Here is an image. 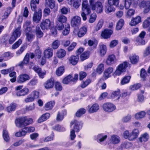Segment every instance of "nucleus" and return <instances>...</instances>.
<instances>
[{
  "label": "nucleus",
  "mask_w": 150,
  "mask_h": 150,
  "mask_svg": "<svg viewBox=\"0 0 150 150\" xmlns=\"http://www.w3.org/2000/svg\"><path fill=\"white\" fill-rule=\"evenodd\" d=\"M33 120L31 118H29L26 116L19 117L16 118L15 120V123L16 126L19 127H24L27 133L34 132L35 128L33 127H26L31 124L33 122Z\"/></svg>",
  "instance_id": "f257e3e1"
},
{
  "label": "nucleus",
  "mask_w": 150,
  "mask_h": 150,
  "mask_svg": "<svg viewBox=\"0 0 150 150\" xmlns=\"http://www.w3.org/2000/svg\"><path fill=\"white\" fill-rule=\"evenodd\" d=\"M31 22L27 21L23 26V27L25 28L24 31L26 36V39L29 42H32L35 37L34 35L31 34L34 32V30L33 29V28H34V26L33 25L31 26Z\"/></svg>",
  "instance_id": "f03ea898"
},
{
  "label": "nucleus",
  "mask_w": 150,
  "mask_h": 150,
  "mask_svg": "<svg viewBox=\"0 0 150 150\" xmlns=\"http://www.w3.org/2000/svg\"><path fill=\"white\" fill-rule=\"evenodd\" d=\"M84 48L83 47H80L76 51V55H72L68 58L69 62L73 65H75L78 63L79 59V55L84 51Z\"/></svg>",
  "instance_id": "7ed1b4c3"
},
{
  "label": "nucleus",
  "mask_w": 150,
  "mask_h": 150,
  "mask_svg": "<svg viewBox=\"0 0 150 150\" xmlns=\"http://www.w3.org/2000/svg\"><path fill=\"white\" fill-rule=\"evenodd\" d=\"M119 0H108V4L105 6V10L107 13H109L115 10L113 6L115 7L118 6Z\"/></svg>",
  "instance_id": "20e7f679"
},
{
  "label": "nucleus",
  "mask_w": 150,
  "mask_h": 150,
  "mask_svg": "<svg viewBox=\"0 0 150 150\" xmlns=\"http://www.w3.org/2000/svg\"><path fill=\"white\" fill-rule=\"evenodd\" d=\"M67 18L63 15H60L57 16L56 21V28L59 30H62L64 27V23H66Z\"/></svg>",
  "instance_id": "39448f33"
},
{
  "label": "nucleus",
  "mask_w": 150,
  "mask_h": 150,
  "mask_svg": "<svg viewBox=\"0 0 150 150\" xmlns=\"http://www.w3.org/2000/svg\"><path fill=\"white\" fill-rule=\"evenodd\" d=\"M89 4L93 10H96L97 12L101 13L103 10L102 3L100 1L95 3V0H89Z\"/></svg>",
  "instance_id": "423d86ee"
},
{
  "label": "nucleus",
  "mask_w": 150,
  "mask_h": 150,
  "mask_svg": "<svg viewBox=\"0 0 150 150\" xmlns=\"http://www.w3.org/2000/svg\"><path fill=\"white\" fill-rule=\"evenodd\" d=\"M78 76L77 74H74L73 77L71 74H69L64 77L62 81V83L64 84H68L70 82H72L73 83H76L78 81Z\"/></svg>",
  "instance_id": "0eeeda50"
},
{
  "label": "nucleus",
  "mask_w": 150,
  "mask_h": 150,
  "mask_svg": "<svg viewBox=\"0 0 150 150\" xmlns=\"http://www.w3.org/2000/svg\"><path fill=\"white\" fill-rule=\"evenodd\" d=\"M53 23L51 22L49 19L43 20L40 24V26L43 30L51 29L53 27Z\"/></svg>",
  "instance_id": "6e6552de"
},
{
  "label": "nucleus",
  "mask_w": 150,
  "mask_h": 150,
  "mask_svg": "<svg viewBox=\"0 0 150 150\" xmlns=\"http://www.w3.org/2000/svg\"><path fill=\"white\" fill-rule=\"evenodd\" d=\"M128 67V63L125 61L120 64L117 67L115 71L116 75L120 76L122 73L125 71L126 69Z\"/></svg>",
  "instance_id": "1a4fd4ad"
},
{
  "label": "nucleus",
  "mask_w": 150,
  "mask_h": 150,
  "mask_svg": "<svg viewBox=\"0 0 150 150\" xmlns=\"http://www.w3.org/2000/svg\"><path fill=\"white\" fill-rule=\"evenodd\" d=\"M139 6L141 8H143L144 13H149L150 11V1L143 0L139 3Z\"/></svg>",
  "instance_id": "9d476101"
},
{
  "label": "nucleus",
  "mask_w": 150,
  "mask_h": 150,
  "mask_svg": "<svg viewBox=\"0 0 150 150\" xmlns=\"http://www.w3.org/2000/svg\"><path fill=\"white\" fill-rule=\"evenodd\" d=\"M103 108L104 111L108 112H111L114 111L116 108V106L113 104L107 102L103 105Z\"/></svg>",
  "instance_id": "9b49d317"
},
{
  "label": "nucleus",
  "mask_w": 150,
  "mask_h": 150,
  "mask_svg": "<svg viewBox=\"0 0 150 150\" xmlns=\"http://www.w3.org/2000/svg\"><path fill=\"white\" fill-rule=\"evenodd\" d=\"M30 79V77L28 75L26 74H22L18 76L16 81L18 83L22 84L25 83Z\"/></svg>",
  "instance_id": "f8f14e48"
},
{
  "label": "nucleus",
  "mask_w": 150,
  "mask_h": 150,
  "mask_svg": "<svg viewBox=\"0 0 150 150\" xmlns=\"http://www.w3.org/2000/svg\"><path fill=\"white\" fill-rule=\"evenodd\" d=\"M21 32L18 29H16L13 31L9 40V43L10 44H12L20 36Z\"/></svg>",
  "instance_id": "ddd939ff"
},
{
  "label": "nucleus",
  "mask_w": 150,
  "mask_h": 150,
  "mask_svg": "<svg viewBox=\"0 0 150 150\" xmlns=\"http://www.w3.org/2000/svg\"><path fill=\"white\" fill-rule=\"evenodd\" d=\"M74 129L76 132H78L79 131L80 128H81L83 123L81 122H79L76 120H74L73 121H71L70 124V127H71L73 125Z\"/></svg>",
  "instance_id": "4468645a"
},
{
  "label": "nucleus",
  "mask_w": 150,
  "mask_h": 150,
  "mask_svg": "<svg viewBox=\"0 0 150 150\" xmlns=\"http://www.w3.org/2000/svg\"><path fill=\"white\" fill-rule=\"evenodd\" d=\"M113 33V31L112 30L106 28L102 31L101 37L102 38L104 39H109L110 38Z\"/></svg>",
  "instance_id": "2eb2a0df"
},
{
  "label": "nucleus",
  "mask_w": 150,
  "mask_h": 150,
  "mask_svg": "<svg viewBox=\"0 0 150 150\" xmlns=\"http://www.w3.org/2000/svg\"><path fill=\"white\" fill-rule=\"evenodd\" d=\"M81 18L79 16H76L73 17L71 21V26L74 28H78L81 24Z\"/></svg>",
  "instance_id": "dca6fc26"
},
{
  "label": "nucleus",
  "mask_w": 150,
  "mask_h": 150,
  "mask_svg": "<svg viewBox=\"0 0 150 150\" xmlns=\"http://www.w3.org/2000/svg\"><path fill=\"white\" fill-rule=\"evenodd\" d=\"M42 16V10L39 8L38 11H35L33 17V21L36 23H38L41 20Z\"/></svg>",
  "instance_id": "f3484780"
},
{
  "label": "nucleus",
  "mask_w": 150,
  "mask_h": 150,
  "mask_svg": "<svg viewBox=\"0 0 150 150\" xmlns=\"http://www.w3.org/2000/svg\"><path fill=\"white\" fill-rule=\"evenodd\" d=\"M67 111L65 109L62 110L61 112L58 111L56 117L57 121L58 122H62L64 119V117L67 115Z\"/></svg>",
  "instance_id": "a211bd4d"
},
{
  "label": "nucleus",
  "mask_w": 150,
  "mask_h": 150,
  "mask_svg": "<svg viewBox=\"0 0 150 150\" xmlns=\"http://www.w3.org/2000/svg\"><path fill=\"white\" fill-rule=\"evenodd\" d=\"M54 80L53 78H51L48 79L43 84L45 88L47 89H49L53 88L54 84Z\"/></svg>",
  "instance_id": "6ab92c4d"
},
{
  "label": "nucleus",
  "mask_w": 150,
  "mask_h": 150,
  "mask_svg": "<svg viewBox=\"0 0 150 150\" xmlns=\"http://www.w3.org/2000/svg\"><path fill=\"white\" fill-rule=\"evenodd\" d=\"M87 1V0H83L82 4V12H86L88 15L90 13L91 10Z\"/></svg>",
  "instance_id": "aec40b11"
},
{
  "label": "nucleus",
  "mask_w": 150,
  "mask_h": 150,
  "mask_svg": "<svg viewBox=\"0 0 150 150\" xmlns=\"http://www.w3.org/2000/svg\"><path fill=\"white\" fill-rule=\"evenodd\" d=\"M88 27L86 25H83L77 31V35L79 38L84 36L87 33Z\"/></svg>",
  "instance_id": "412c9836"
},
{
  "label": "nucleus",
  "mask_w": 150,
  "mask_h": 150,
  "mask_svg": "<svg viewBox=\"0 0 150 150\" xmlns=\"http://www.w3.org/2000/svg\"><path fill=\"white\" fill-rule=\"evenodd\" d=\"M116 59L115 56L113 54L108 55L106 59V63L107 65L111 66L114 64L116 62Z\"/></svg>",
  "instance_id": "4be33fe9"
},
{
  "label": "nucleus",
  "mask_w": 150,
  "mask_h": 150,
  "mask_svg": "<svg viewBox=\"0 0 150 150\" xmlns=\"http://www.w3.org/2000/svg\"><path fill=\"white\" fill-rule=\"evenodd\" d=\"M30 54L27 53L25 56L22 61L18 65L22 69H23L24 66L27 65L29 62Z\"/></svg>",
  "instance_id": "5701e85b"
},
{
  "label": "nucleus",
  "mask_w": 150,
  "mask_h": 150,
  "mask_svg": "<svg viewBox=\"0 0 150 150\" xmlns=\"http://www.w3.org/2000/svg\"><path fill=\"white\" fill-rule=\"evenodd\" d=\"M91 52L89 51H83L80 54L79 58L81 61L83 62L88 59L90 57Z\"/></svg>",
  "instance_id": "b1692460"
},
{
  "label": "nucleus",
  "mask_w": 150,
  "mask_h": 150,
  "mask_svg": "<svg viewBox=\"0 0 150 150\" xmlns=\"http://www.w3.org/2000/svg\"><path fill=\"white\" fill-rule=\"evenodd\" d=\"M142 27L144 28L147 29V31L149 32V35L150 36V17H147L143 22Z\"/></svg>",
  "instance_id": "393cba45"
},
{
  "label": "nucleus",
  "mask_w": 150,
  "mask_h": 150,
  "mask_svg": "<svg viewBox=\"0 0 150 150\" xmlns=\"http://www.w3.org/2000/svg\"><path fill=\"white\" fill-rule=\"evenodd\" d=\"M129 59L131 64L135 65L138 63L139 58L138 55L134 54L129 56Z\"/></svg>",
  "instance_id": "a878e982"
},
{
  "label": "nucleus",
  "mask_w": 150,
  "mask_h": 150,
  "mask_svg": "<svg viewBox=\"0 0 150 150\" xmlns=\"http://www.w3.org/2000/svg\"><path fill=\"white\" fill-rule=\"evenodd\" d=\"M141 16H137L135 18H132L130 23V25L132 26H136L141 21Z\"/></svg>",
  "instance_id": "bb28decb"
},
{
  "label": "nucleus",
  "mask_w": 150,
  "mask_h": 150,
  "mask_svg": "<svg viewBox=\"0 0 150 150\" xmlns=\"http://www.w3.org/2000/svg\"><path fill=\"white\" fill-rule=\"evenodd\" d=\"M88 107L89 108L88 111L91 113L96 112L99 109V106L98 104L97 103L93 104L91 106L88 105Z\"/></svg>",
  "instance_id": "cd10ccee"
},
{
  "label": "nucleus",
  "mask_w": 150,
  "mask_h": 150,
  "mask_svg": "<svg viewBox=\"0 0 150 150\" xmlns=\"http://www.w3.org/2000/svg\"><path fill=\"white\" fill-rule=\"evenodd\" d=\"M55 104L54 101H50L47 102L45 105L44 108L46 111H49L52 110Z\"/></svg>",
  "instance_id": "c85d7f7f"
},
{
  "label": "nucleus",
  "mask_w": 150,
  "mask_h": 150,
  "mask_svg": "<svg viewBox=\"0 0 150 150\" xmlns=\"http://www.w3.org/2000/svg\"><path fill=\"white\" fill-rule=\"evenodd\" d=\"M50 114L48 112H46L43 114L38 119V122L41 123L48 119L50 117Z\"/></svg>",
  "instance_id": "c756f323"
},
{
  "label": "nucleus",
  "mask_w": 150,
  "mask_h": 150,
  "mask_svg": "<svg viewBox=\"0 0 150 150\" xmlns=\"http://www.w3.org/2000/svg\"><path fill=\"white\" fill-rule=\"evenodd\" d=\"M113 70V68L112 67H109L106 69L103 74V77L105 79H106L110 76V74H111Z\"/></svg>",
  "instance_id": "7c9ffc66"
},
{
  "label": "nucleus",
  "mask_w": 150,
  "mask_h": 150,
  "mask_svg": "<svg viewBox=\"0 0 150 150\" xmlns=\"http://www.w3.org/2000/svg\"><path fill=\"white\" fill-rule=\"evenodd\" d=\"M53 52L52 48L50 47L46 49L44 52V56L45 58H50L53 56Z\"/></svg>",
  "instance_id": "2f4dec72"
},
{
  "label": "nucleus",
  "mask_w": 150,
  "mask_h": 150,
  "mask_svg": "<svg viewBox=\"0 0 150 150\" xmlns=\"http://www.w3.org/2000/svg\"><path fill=\"white\" fill-rule=\"evenodd\" d=\"M28 89L26 87H24L21 90L17 91L16 95L17 96H23L27 95L29 92Z\"/></svg>",
  "instance_id": "473e14b6"
},
{
  "label": "nucleus",
  "mask_w": 150,
  "mask_h": 150,
  "mask_svg": "<svg viewBox=\"0 0 150 150\" xmlns=\"http://www.w3.org/2000/svg\"><path fill=\"white\" fill-rule=\"evenodd\" d=\"M35 32L37 39L41 38L43 37L44 35L40 27L38 25L36 26Z\"/></svg>",
  "instance_id": "72a5a7b5"
},
{
  "label": "nucleus",
  "mask_w": 150,
  "mask_h": 150,
  "mask_svg": "<svg viewBox=\"0 0 150 150\" xmlns=\"http://www.w3.org/2000/svg\"><path fill=\"white\" fill-rule=\"evenodd\" d=\"M86 110L84 108H82L79 109L76 112L74 117L79 118L81 117L86 112Z\"/></svg>",
  "instance_id": "f704fd0d"
},
{
  "label": "nucleus",
  "mask_w": 150,
  "mask_h": 150,
  "mask_svg": "<svg viewBox=\"0 0 150 150\" xmlns=\"http://www.w3.org/2000/svg\"><path fill=\"white\" fill-rule=\"evenodd\" d=\"M120 90L117 89L116 91H113L111 94V97L112 99L117 98V99L118 100L121 97Z\"/></svg>",
  "instance_id": "c9c22d12"
},
{
  "label": "nucleus",
  "mask_w": 150,
  "mask_h": 150,
  "mask_svg": "<svg viewBox=\"0 0 150 150\" xmlns=\"http://www.w3.org/2000/svg\"><path fill=\"white\" fill-rule=\"evenodd\" d=\"M139 134V131L137 129H134L131 133L130 139L131 141H133L136 139Z\"/></svg>",
  "instance_id": "e433bc0d"
},
{
  "label": "nucleus",
  "mask_w": 150,
  "mask_h": 150,
  "mask_svg": "<svg viewBox=\"0 0 150 150\" xmlns=\"http://www.w3.org/2000/svg\"><path fill=\"white\" fill-rule=\"evenodd\" d=\"M17 106V105L15 103H13L7 107L6 109L8 112L11 113L15 110Z\"/></svg>",
  "instance_id": "4c0bfd02"
},
{
  "label": "nucleus",
  "mask_w": 150,
  "mask_h": 150,
  "mask_svg": "<svg viewBox=\"0 0 150 150\" xmlns=\"http://www.w3.org/2000/svg\"><path fill=\"white\" fill-rule=\"evenodd\" d=\"M2 137L4 140L6 142H8L10 140V137L8 131L6 129L3 130Z\"/></svg>",
  "instance_id": "58836bf2"
},
{
  "label": "nucleus",
  "mask_w": 150,
  "mask_h": 150,
  "mask_svg": "<svg viewBox=\"0 0 150 150\" xmlns=\"http://www.w3.org/2000/svg\"><path fill=\"white\" fill-rule=\"evenodd\" d=\"M13 69H11V71L9 72V77L11 78L10 80V81L12 83L15 82L17 80L16 78V73L15 71H12Z\"/></svg>",
  "instance_id": "ea45409f"
},
{
  "label": "nucleus",
  "mask_w": 150,
  "mask_h": 150,
  "mask_svg": "<svg viewBox=\"0 0 150 150\" xmlns=\"http://www.w3.org/2000/svg\"><path fill=\"white\" fill-rule=\"evenodd\" d=\"M131 76H125L121 79L120 84L121 85H124L128 83L130 81Z\"/></svg>",
  "instance_id": "a19ab883"
},
{
  "label": "nucleus",
  "mask_w": 150,
  "mask_h": 150,
  "mask_svg": "<svg viewBox=\"0 0 150 150\" xmlns=\"http://www.w3.org/2000/svg\"><path fill=\"white\" fill-rule=\"evenodd\" d=\"M92 82L91 79L88 78L85 81H83L80 85V87L82 88H84L88 86Z\"/></svg>",
  "instance_id": "79ce46f5"
},
{
  "label": "nucleus",
  "mask_w": 150,
  "mask_h": 150,
  "mask_svg": "<svg viewBox=\"0 0 150 150\" xmlns=\"http://www.w3.org/2000/svg\"><path fill=\"white\" fill-rule=\"evenodd\" d=\"M41 51L38 49H36L35 51V55L33 53H31L30 54V58L31 59H33L35 55L37 58L39 59L41 57Z\"/></svg>",
  "instance_id": "37998d69"
},
{
  "label": "nucleus",
  "mask_w": 150,
  "mask_h": 150,
  "mask_svg": "<svg viewBox=\"0 0 150 150\" xmlns=\"http://www.w3.org/2000/svg\"><path fill=\"white\" fill-rule=\"evenodd\" d=\"M66 54V52L64 49H61L58 50L57 52V57L59 58L64 57Z\"/></svg>",
  "instance_id": "c03bdc74"
},
{
  "label": "nucleus",
  "mask_w": 150,
  "mask_h": 150,
  "mask_svg": "<svg viewBox=\"0 0 150 150\" xmlns=\"http://www.w3.org/2000/svg\"><path fill=\"white\" fill-rule=\"evenodd\" d=\"M64 71V67L63 66H61L57 69L56 71V74L57 76H59L63 74Z\"/></svg>",
  "instance_id": "a18cd8bd"
},
{
  "label": "nucleus",
  "mask_w": 150,
  "mask_h": 150,
  "mask_svg": "<svg viewBox=\"0 0 150 150\" xmlns=\"http://www.w3.org/2000/svg\"><path fill=\"white\" fill-rule=\"evenodd\" d=\"M78 80L80 81H83L87 76V74L84 71H81L79 72V74H77Z\"/></svg>",
  "instance_id": "49530a36"
},
{
  "label": "nucleus",
  "mask_w": 150,
  "mask_h": 150,
  "mask_svg": "<svg viewBox=\"0 0 150 150\" xmlns=\"http://www.w3.org/2000/svg\"><path fill=\"white\" fill-rule=\"evenodd\" d=\"M54 130L59 132L65 131L66 129L65 128L62 127L59 124H57L53 127Z\"/></svg>",
  "instance_id": "de8ad7c7"
},
{
  "label": "nucleus",
  "mask_w": 150,
  "mask_h": 150,
  "mask_svg": "<svg viewBox=\"0 0 150 150\" xmlns=\"http://www.w3.org/2000/svg\"><path fill=\"white\" fill-rule=\"evenodd\" d=\"M107 135H103V134H99L97 136V141L98 142H103L107 139Z\"/></svg>",
  "instance_id": "09e8293b"
},
{
  "label": "nucleus",
  "mask_w": 150,
  "mask_h": 150,
  "mask_svg": "<svg viewBox=\"0 0 150 150\" xmlns=\"http://www.w3.org/2000/svg\"><path fill=\"white\" fill-rule=\"evenodd\" d=\"M24 128L21 130L16 133L15 136L17 137H24L26 134L27 132L24 129Z\"/></svg>",
  "instance_id": "8fccbe9b"
},
{
  "label": "nucleus",
  "mask_w": 150,
  "mask_h": 150,
  "mask_svg": "<svg viewBox=\"0 0 150 150\" xmlns=\"http://www.w3.org/2000/svg\"><path fill=\"white\" fill-rule=\"evenodd\" d=\"M124 24V21L123 19H120L117 23L116 29L117 30H119L121 29Z\"/></svg>",
  "instance_id": "3c124183"
},
{
  "label": "nucleus",
  "mask_w": 150,
  "mask_h": 150,
  "mask_svg": "<svg viewBox=\"0 0 150 150\" xmlns=\"http://www.w3.org/2000/svg\"><path fill=\"white\" fill-rule=\"evenodd\" d=\"M100 54L101 56H104L106 52V47L105 45H102L99 46Z\"/></svg>",
  "instance_id": "603ef678"
},
{
  "label": "nucleus",
  "mask_w": 150,
  "mask_h": 150,
  "mask_svg": "<svg viewBox=\"0 0 150 150\" xmlns=\"http://www.w3.org/2000/svg\"><path fill=\"white\" fill-rule=\"evenodd\" d=\"M54 88L57 91H60L62 90L63 87L61 83L59 81L54 82Z\"/></svg>",
  "instance_id": "864d4df0"
},
{
  "label": "nucleus",
  "mask_w": 150,
  "mask_h": 150,
  "mask_svg": "<svg viewBox=\"0 0 150 150\" xmlns=\"http://www.w3.org/2000/svg\"><path fill=\"white\" fill-rule=\"evenodd\" d=\"M148 134L145 133L141 135L139 140L141 142H145L148 140Z\"/></svg>",
  "instance_id": "5fc2aeb1"
},
{
  "label": "nucleus",
  "mask_w": 150,
  "mask_h": 150,
  "mask_svg": "<svg viewBox=\"0 0 150 150\" xmlns=\"http://www.w3.org/2000/svg\"><path fill=\"white\" fill-rule=\"evenodd\" d=\"M70 30V26L69 24L65 25L64 29L62 31V34L64 35H68Z\"/></svg>",
  "instance_id": "6e6d98bb"
},
{
  "label": "nucleus",
  "mask_w": 150,
  "mask_h": 150,
  "mask_svg": "<svg viewBox=\"0 0 150 150\" xmlns=\"http://www.w3.org/2000/svg\"><path fill=\"white\" fill-rule=\"evenodd\" d=\"M146 112L144 111H142L139 113L136 114L135 115V117L137 119H140L145 117Z\"/></svg>",
  "instance_id": "4d7b16f0"
},
{
  "label": "nucleus",
  "mask_w": 150,
  "mask_h": 150,
  "mask_svg": "<svg viewBox=\"0 0 150 150\" xmlns=\"http://www.w3.org/2000/svg\"><path fill=\"white\" fill-rule=\"evenodd\" d=\"M104 69V65L103 64H100L96 68V71L97 73L100 74L103 71Z\"/></svg>",
  "instance_id": "13d9d810"
},
{
  "label": "nucleus",
  "mask_w": 150,
  "mask_h": 150,
  "mask_svg": "<svg viewBox=\"0 0 150 150\" xmlns=\"http://www.w3.org/2000/svg\"><path fill=\"white\" fill-rule=\"evenodd\" d=\"M60 45V42L58 40H55L52 43L51 47L54 50L57 49Z\"/></svg>",
  "instance_id": "bf43d9fd"
},
{
  "label": "nucleus",
  "mask_w": 150,
  "mask_h": 150,
  "mask_svg": "<svg viewBox=\"0 0 150 150\" xmlns=\"http://www.w3.org/2000/svg\"><path fill=\"white\" fill-rule=\"evenodd\" d=\"M120 141V139L117 138V136L115 135H113L111 137V142L113 144L118 143Z\"/></svg>",
  "instance_id": "052dcab7"
},
{
  "label": "nucleus",
  "mask_w": 150,
  "mask_h": 150,
  "mask_svg": "<svg viewBox=\"0 0 150 150\" xmlns=\"http://www.w3.org/2000/svg\"><path fill=\"white\" fill-rule=\"evenodd\" d=\"M147 75V74L145 69L144 68L141 69L140 71V76L141 78L145 80Z\"/></svg>",
  "instance_id": "680f3d73"
},
{
  "label": "nucleus",
  "mask_w": 150,
  "mask_h": 150,
  "mask_svg": "<svg viewBox=\"0 0 150 150\" xmlns=\"http://www.w3.org/2000/svg\"><path fill=\"white\" fill-rule=\"evenodd\" d=\"M141 86V85L140 83L134 84L131 85L129 88L130 89L133 91H135L139 89Z\"/></svg>",
  "instance_id": "e2e57ef3"
},
{
  "label": "nucleus",
  "mask_w": 150,
  "mask_h": 150,
  "mask_svg": "<svg viewBox=\"0 0 150 150\" xmlns=\"http://www.w3.org/2000/svg\"><path fill=\"white\" fill-rule=\"evenodd\" d=\"M36 2L34 0H32L30 2V5L31 8L32 10L34 12L37 11L36 10L37 8V6Z\"/></svg>",
  "instance_id": "0e129e2a"
},
{
  "label": "nucleus",
  "mask_w": 150,
  "mask_h": 150,
  "mask_svg": "<svg viewBox=\"0 0 150 150\" xmlns=\"http://www.w3.org/2000/svg\"><path fill=\"white\" fill-rule=\"evenodd\" d=\"M131 94V92L128 91H125L121 94V97L123 99H126L129 97Z\"/></svg>",
  "instance_id": "69168bd1"
},
{
  "label": "nucleus",
  "mask_w": 150,
  "mask_h": 150,
  "mask_svg": "<svg viewBox=\"0 0 150 150\" xmlns=\"http://www.w3.org/2000/svg\"><path fill=\"white\" fill-rule=\"evenodd\" d=\"M39 92L38 91H33L30 95V96H32L35 100L38 99L39 98Z\"/></svg>",
  "instance_id": "338daca9"
},
{
  "label": "nucleus",
  "mask_w": 150,
  "mask_h": 150,
  "mask_svg": "<svg viewBox=\"0 0 150 150\" xmlns=\"http://www.w3.org/2000/svg\"><path fill=\"white\" fill-rule=\"evenodd\" d=\"M146 32L144 31H143L139 34L138 36L142 39L141 43L142 45H144L145 44V40L142 39L144 38Z\"/></svg>",
  "instance_id": "774afa93"
}]
</instances>
